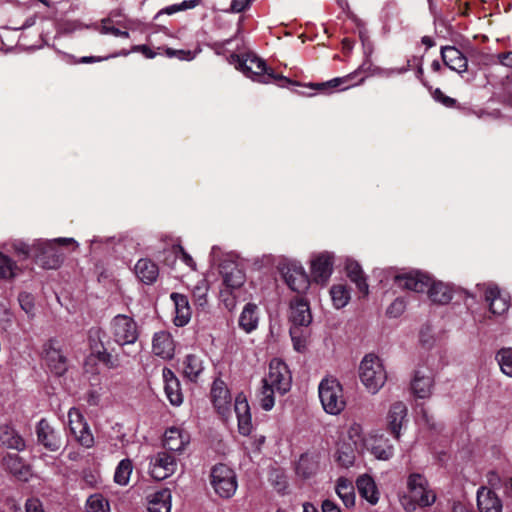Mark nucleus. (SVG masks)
<instances>
[{
	"mask_svg": "<svg viewBox=\"0 0 512 512\" xmlns=\"http://www.w3.org/2000/svg\"><path fill=\"white\" fill-rule=\"evenodd\" d=\"M292 384L291 373L288 366L280 359H273L269 364V372L262 379V386L258 394L260 406L269 411L274 407L275 394L284 395Z\"/></svg>",
	"mask_w": 512,
	"mask_h": 512,
	"instance_id": "1",
	"label": "nucleus"
},
{
	"mask_svg": "<svg viewBox=\"0 0 512 512\" xmlns=\"http://www.w3.org/2000/svg\"><path fill=\"white\" fill-rule=\"evenodd\" d=\"M232 57L237 58L236 68L253 81L264 84L274 82L282 88L289 85H299L298 82L277 74L264 60L256 55H247L246 58H241L239 55H233Z\"/></svg>",
	"mask_w": 512,
	"mask_h": 512,
	"instance_id": "2",
	"label": "nucleus"
},
{
	"mask_svg": "<svg viewBox=\"0 0 512 512\" xmlns=\"http://www.w3.org/2000/svg\"><path fill=\"white\" fill-rule=\"evenodd\" d=\"M288 319L289 333L295 350L302 351L306 346L307 328L312 322L309 303L303 298L296 297L291 300Z\"/></svg>",
	"mask_w": 512,
	"mask_h": 512,
	"instance_id": "3",
	"label": "nucleus"
},
{
	"mask_svg": "<svg viewBox=\"0 0 512 512\" xmlns=\"http://www.w3.org/2000/svg\"><path fill=\"white\" fill-rule=\"evenodd\" d=\"M436 501L435 493L429 488L427 479L420 473L407 477V493L400 498L403 509L413 512L419 507H429Z\"/></svg>",
	"mask_w": 512,
	"mask_h": 512,
	"instance_id": "4",
	"label": "nucleus"
},
{
	"mask_svg": "<svg viewBox=\"0 0 512 512\" xmlns=\"http://www.w3.org/2000/svg\"><path fill=\"white\" fill-rule=\"evenodd\" d=\"M361 383L371 394H376L385 385L387 373L382 360L375 354H367L359 365Z\"/></svg>",
	"mask_w": 512,
	"mask_h": 512,
	"instance_id": "5",
	"label": "nucleus"
},
{
	"mask_svg": "<svg viewBox=\"0 0 512 512\" xmlns=\"http://www.w3.org/2000/svg\"><path fill=\"white\" fill-rule=\"evenodd\" d=\"M73 238H57L54 240H36L32 244L33 258L37 263L47 269H56L63 260V253L58 245L67 246L75 244Z\"/></svg>",
	"mask_w": 512,
	"mask_h": 512,
	"instance_id": "6",
	"label": "nucleus"
},
{
	"mask_svg": "<svg viewBox=\"0 0 512 512\" xmlns=\"http://www.w3.org/2000/svg\"><path fill=\"white\" fill-rule=\"evenodd\" d=\"M318 391L323 409L327 413L337 415L344 410L346 401L343 394V388L337 379H323L319 384Z\"/></svg>",
	"mask_w": 512,
	"mask_h": 512,
	"instance_id": "7",
	"label": "nucleus"
},
{
	"mask_svg": "<svg viewBox=\"0 0 512 512\" xmlns=\"http://www.w3.org/2000/svg\"><path fill=\"white\" fill-rule=\"evenodd\" d=\"M211 485L222 498L232 497L237 490L235 472L225 464H217L211 470Z\"/></svg>",
	"mask_w": 512,
	"mask_h": 512,
	"instance_id": "8",
	"label": "nucleus"
},
{
	"mask_svg": "<svg viewBox=\"0 0 512 512\" xmlns=\"http://www.w3.org/2000/svg\"><path fill=\"white\" fill-rule=\"evenodd\" d=\"M110 330L114 341L121 346L134 344L139 337L137 323L124 314H118L112 319Z\"/></svg>",
	"mask_w": 512,
	"mask_h": 512,
	"instance_id": "9",
	"label": "nucleus"
},
{
	"mask_svg": "<svg viewBox=\"0 0 512 512\" xmlns=\"http://www.w3.org/2000/svg\"><path fill=\"white\" fill-rule=\"evenodd\" d=\"M177 460L167 451H161L150 458L149 473L158 481L164 480L175 473Z\"/></svg>",
	"mask_w": 512,
	"mask_h": 512,
	"instance_id": "10",
	"label": "nucleus"
},
{
	"mask_svg": "<svg viewBox=\"0 0 512 512\" xmlns=\"http://www.w3.org/2000/svg\"><path fill=\"white\" fill-rule=\"evenodd\" d=\"M68 423L71 434L75 437L76 441L86 447L90 448L94 444V437L83 415L76 408H71L68 412Z\"/></svg>",
	"mask_w": 512,
	"mask_h": 512,
	"instance_id": "11",
	"label": "nucleus"
},
{
	"mask_svg": "<svg viewBox=\"0 0 512 512\" xmlns=\"http://www.w3.org/2000/svg\"><path fill=\"white\" fill-rule=\"evenodd\" d=\"M333 255L322 252L314 255L310 261L311 277L314 282L326 285L333 272Z\"/></svg>",
	"mask_w": 512,
	"mask_h": 512,
	"instance_id": "12",
	"label": "nucleus"
},
{
	"mask_svg": "<svg viewBox=\"0 0 512 512\" xmlns=\"http://www.w3.org/2000/svg\"><path fill=\"white\" fill-rule=\"evenodd\" d=\"M283 275L285 282L291 290L297 293H304L309 288L310 280L301 264L296 262L289 263Z\"/></svg>",
	"mask_w": 512,
	"mask_h": 512,
	"instance_id": "13",
	"label": "nucleus"
},
{
	"mask_svg": "<svg viewBox=\"0 0 512 512\" xmlns=\"http://www.w3.org/2000/svg\"><path fill=\"white\" fill-rule=\"evenodd\" d=\"M37 439L47 450L55 452L62 446L61 433L55 430L46 419H41L36 428Z\"/></svg>",
	"mask_w": 512,
	"mask_h": 512,
	"instance_id": "14",
	"label": "nucleus"
},
{
	"mask_svg": "<svg viewBox=\"0 0 512 512\" xmlns=\"http://www.w3.org/2000/svg\"><path fill=\"white\" fill-rule=\"evenodd\" d=\"M396 284L407 290L424 292L430 286L431 278L421 272L415 271L395 276Z\"/></svg>",
	"mask_w": 512,
	"mask_h": 512,
	"instance_id": "15",
	"label": "nucleus"
},
{
	"mask_svg": "<svg viewBox=\"0 0 512 512\" xmlns=\"http://www.w3.org/2000/svg\"><path fill=\"white\" fill-rule=\"evenodd\" d=\"M379 460H389L394 454L393 445L383 435L369 434L364 447Z\"/></svg>",
	"mask_w": 512,
	"mask_h": 512,
	"instance_id": "16",
	"label": "nucleus"
},
{
	"mask_svg": "<svg viewBox=\"0 0 512 512\" xmlns=\"http://www.w3.org/2000/svg\"><path fill=\"white\" fill-rule=\"evenodd\" d=\"M211 398L218 413L223 417H226L230 413L231 395L224 381L216 379L213 382Z\"/></svg>",
	"mask_w": 512,
	"mask_h": 512,
	"instance_id": "17",
	"label": "nucleus"
},
{
	"mask_svg": "<svg viewBox=\"0 0 512 512\" xmlns=\"http://www.w3.org/2000/svg\"><path fill=\"white\" fill-rule=\"evenodd\" d=\"M189 443V434L180 428L171 427L164 433L163 447L167 451L182 453Z\"/></svg>",
	"mask_w": 512,
	"mask_h": 512,
	"instance_id": "18",
	"label": "nucleus"
},
{
	"mask_svg": "<svg viewBox=\"0 0 512 512\" xmlns=\"http://www.w3.org/2000/svg\"><path fill=\"white\" fill-rule=\"evenodd\" d=\"M441 58L449 69L459 74L466 72L468 69L466 56L455 46H443L441 48Z\"/></svg>",
	"mask_w": 512,
	"mask_h": 512,
	"instance_id": "19",
	"label": "nucleus"
},
{
	"mask_svg": "<svg viewBox=\"0 0 512 512\" xmlns=\"http://www.w3.org/2000/svg\"><path fill=\"white\" fill-rule=\"evenodd\" d=\"M406 416L407 406L405 405V403L398 401L390 406L386 417L387 427L388 430L396 439H399L400 437V430Z\"/></svg>",
	"mask_w": 512,
	"mask_h": 512,
	"instance_id": "20",
	"label": "nucleus"
},
{
	"mask_svg": "<svg viewBox=\"0 0 512 512\" xmlns=\"http://www.w3.org/2000/svg\"><path fill=\"white\" fill-rule=\"evenodd\" d=\"M134 273L139 281L151 285L156 282L159 276V268L151 259L141 258L134 265Z\"/></svg>",
	"mask_w": 512,
	"mask_h": 512,
	"instance_id": "21",
	"label": "nucleus"
},
{
	"mask_svg": "<svg viewBox=\"0 0 512 512\" xmlns=\"http://www.w3.org/2000/svg\"><path fill=\"white\" fill-rule=\"evenodd\" d=\"M164 379V391L165 394L170 401V403L174 406H179L183 402V394L180 388V382L172 370L168 368H164L163 372Z\"/></svg>",
	"mask_w": 512,
	"mask_h": 512,
	"instance_id": "22",
	"label": "nucleus"
},
{
	"mask_svg": "<svg viewBox=\"0 0 512 512\" xmlns=\"http://www.w3.org/2000/svg\"><path fill=\"white\" fill-rule=\"evenodd\" d=\"M477 506L480 512H502V502L497 494L485 487L477 492Z\"/></svg>",
	"mask_w": 512,
	"mask_h": 512,
	"instance_id": "23",
	"label": "nucleus"
},
{
	"mask_svg": "<svg viewBox=\"0 0 512 512\" xmlns=\"http://www.w3.org/2000/svg\"><path fill=\"white\" fill-rule=\"evenodd\" d=\"M174 342L171 335L166 331L155 333L153 337V353L163 359H171L174 355Z\"/></svg>",
	"mask_w": 512,
	"mask_h": 512,
	"instance_id": "24",
	"label": "nucleus"
},
{
	"mask_svg": "<svg viewBox=\"0 0 512 512\" xmlns=\"http://www.w3.org/2000/svg\"><path fill=\"white\" fill-rule=\"evenodd\" d=\"M234 411L238 419L239 432L248 435L252 429L249 404L245 397L237 396L234 404Z\"/></svg>",
	"mask_w": 512,
	"mask_h": 512,
	"instance_id": "25",
	"label": "nucleus"
},
{
	"mask_svg": "<svg viewBox=\"0 0 512 512\" xmlns=\"http://www.w3.org/2000/svg\"><path fill=\"white\" fill-rule=\"evenodd\" d=\"M171 491L167 488L147 495V509L149 512H170Z\"/></svg>",
	"mask_w": 512,
	"mask_h": 512,
	"instance_id": "26",
	"label": "nucleus"
},
{
	"mask_svg": "<svg viewBox=\"0 0 512 512\" xmlns=\"http://www.w3.org/2000/svg\"><path fill=\"white\" fill-rule=\"evenodd\" d=\"M44 359L51 370L55 375L61 376L67 370L66 358L64 355L55 347H53L52 343H49L45 350Z\"/></svg>",
	"mask_w": 512,
	"mask_h": 512,
	"instance_id": "27",
	"label": "nucleus"
},
{
	"mask_svg": "<svg viewBox=\"0 0 512 512\" xmlns=\"http://www.w3.org/2000/svg\"><path fill=\"white\" fill-rule=\"evenodd\" d=\"M433 387V379L430 373L417 370L411 382L413 393L418 398H427L431 395Z\"/></svg>",
	"mask_w": 512,
	"mask_h": 512,
	"instance_id": "28",
	"label": "nucleus"
},
{
	"mask_svg": "<svg viewBox=\"0 0 512 512\" xmlns=\"http://www.w3.org/2000/svg\"><path fill=\"white\" fill-rule=\"evenodd\" d=\"M356 486L360 496L367 500L371 505H375L378 502L379 491L371 476L367 474L359 476L356 480Z\"/></svg>",
	"mask_w": 512,
	"mask_h": 512,
	"instance_id": "29",
	"label": "nucleus"
},
{
	"mask_svg": "<svg viewBox=\"0 0 512 512\" xmlns=\"http://www.w3.org/2000/svg\"><path fill=\"white\" fill-rule=\"evenodd\" d=\"M221 274L223 282L227 288L238 289L245 282V274L233 262L221 265Z\"/></svg>",
	"mask_w": 512,
	"mask_h": 512,
	"instance_id": "30",
	"label": "nucleus"
},
{
	"mask_svg": "<svg viewBox=\"0 0 512 512\" xmlns=\"http://www.w3.org/2000/svg\"><path fill=\"white\" fill-rule=\"evenodd\" d=\"M171 299L173 300L175 305V325H186L191 318V308L189 306L188 298L180 293H172Z\"/></svg>",
	"mask_w": 512,
	"mask_h": 512,
	"instance_id": "31",
	"label": "nucleus"
},
{
	"mask_svg": "<svg viewBox=\"0 0 512 512\" xmlns=\"http://www.w3.org/2000/svg\"><path fill=\"white\" fill-rule=\"evenodd\" d=\"M0 445L22 451L25 448V441L13 427L5 424L0 426Z\"/></svg>",
	"mask_w": 512,
	"mask_h": 512,
	"instance_id": "32",
	"label": "nucleus"
},
{
	"mask_svg": "<svg viewBox=\"0 0 512 512\" xmlns=\"http://www.w3.org/2000/svg\"><path fill=\"white\" fill-rule=\"evenodd\" d=\"M183 375L190 381H197L204 371L203 359L197 354H188L182 362Z\"/></svg>",
	"mask_w": 512,
	"mask_h": 512,
	"instance_id": "33",
	"label": "nucleus"
},
{
	"mask_svg": "<svg viewBox=\"0 0 512 512\" xmlns=\"http://www.w3.org/2000/svg\"><path fill=\"white\" fill-rule=\"evenodd\" d=\"M258 322V306L254 303L246 304L239 317V327L246 333H251L257 328Z\"/></svg>",
	"mask_w": 512,
	"mask_h": 512,
	"instance_id": "34",
	"label": "nucleus"
},
{
	"mask_svg": "<svg viewBox=\"0 0 512 512\" xmlns=\"http://www.w3.org/2000/svg\"><path fill=\"white\" fill-rule=\"evenodd\" d=\"M485 300L489 304V309L494 315H502L509 308L508 301L501 296L497 287H488L485 290Z\"/></svg>",
	"mask_w": 512,
	"mask_h": 512,
	"instance_id": "35",
	"label": "nucleus"
},
{
	"mask_svg": "<svg viewBox=\"0 0 512 512\" xmlns=\"http://www.w3.org/2000/svg\"><path fill=\"white\" fill-rule=\"evenodd\" d=\"M346 271L349 279L356 284L359 292L364 296L368 295L369 287L360 265L353 260H347Z\"/></svg>",
	"mask_w": 512,
	"mask_h": 512,
	"instance_id": "36",
	"label": "nucleus"
},
{
	"mask_svg": "<svg viewBox=\"0 0 512 512\" xmlns=\"http://www.w3.org/2000/svg\"><path fill=\"white\" fill-rule=\"evenodd\" d=\"M429 298L439 304H447L452 299V289L443 282H435L431 280L430 286L427 288Z\"/></svg>",
	"mask_w": 512,
	"mask_h": 512,
	"instance_id": "37",
	"label": "nucleus"
},
{
	"mask_svg": "<svg viewBox=\"0 0 512 512\" xmlns=\"http://www.w3.org/2000/svg\"><path fill=\"white\" fill-rule=\"evenodd\" d=\"M3 466L13 475L26 479L29 474L28 467L24 464L22 458L18 454H7L3 457Z\"/></svg>",
	"mask_w": 512,
	"mask_h": 512,
	"instance_id": "38",
	"label": "nucleus"
},
{
	"mask_svg": "<svg viewBox=\"0 0 512 512\" xmlns=\"http://www.w3.org/2000/svg\"><path fill=\"white\" fill-rule=\"evenodd\" d=\"M336 493L346 507H353L355 504V489L351 480L339 478L336 484Z\"/></svg>",
	"mask_w": 512,
	"mask_h": 512,
	"instance_id": "39",
	"label": "nucleus"
},
{
	"mask_svg": "<svg viewBox=\"0 0 512 512\" xmlns=\"http://www.w3.org/2000/svg\"><path fill=\"white\" fill-rule=\"evenodd\" d=\"M20 272L18 265L7 255L0 252V278L11 280Z\"/></svg>",
	"mask_w": 512,
	"mask_h": 512,
	"instance_id": "40",
	"label": "nucleus"
},
{
	"mask_svg": "<svg viewBox=\"0 0 512 512\" xmlns=\"http://www.w3.org/2000/svg\"><path fill=\"white\" fill-rule=\"evenodd\" d=\"M330 295L336 309L345 307L350 300V292L343 284L333 285L330 288Z\"/></svg>",
	"mask_w": 512,
	"mask_h": 512,
	"instance_id": "41",
	"label": "nucleus"
},
{
	"mask_svg": "<svg viewBox=\"0 0 512 512\" xmlns=\"http://www.w3.org/2000/svg\"><path fill=\"white\" fill-rule=\"evenodd\" d=\"M104 338L105 332L100 327H92L89 329L88 341L90 349L94 355L106 348Z\"/></svg>",
	"mask_w": 512,
	"mask_h": 512,
	"instance_id": "42",
	"label": "nucleus"
},
{
	"mask_svg": "<svg viewBox=\"0 0 512 512\" xmlns=\"http://www.w3.org/2000/svg\"><path fill=\"white\" fill-rule=\"evenodd\" d=\"M316 470L317 463L314 461V459L308 454L301 455L296 466L297 474L303 478H309L316 472Z\"/></svg>",
	"mask_w": 512,
	"mask_h": 512,
	"instance_id": "43",
	"label": "nucleus"
},
{
	"mask_svg": "<svg viewBox=\"0 0 512 512\" xmlns=\"http://www.w3.org/2000/svg\"><path fill=\"white\" fill-rule=\"evenodd\" d=\"M357 74H358V72L356 71V72L349 74L345 77H337V78L331 79L327 82L310 84V88H312L314 90L326 92L328 90L338 88L341 85L347 83L349 80L354 79L357 76Z\"/></svg>",
	"mask_w": 512,
	"mask_h": 512,
	"instance_id": "44",
	"label": "nucleus"
},
{
	"mask_svg": "<svg viewBox=\"0 0 512 512\" xmlns=\"http://www.w3.org/2000/svg\"><path fill=\"white\" fill-rule=\"evenodd\" d=\"M132 470H133V465H132L131 460H129V459L121 460L116 468V471H115V475H114L115 482L119 485H127L129 482Z\"/></svg>",
	"mask_w": 512,
	"mask_h": 512,
	"instance_id": "45",
	"label": "nucleus"
},
{
	"mask_svg": "<svg viewBox=\"0 0 512 512\" xmlns=\"http://www.w3.org/2000/svg\"><path fill=\"white\" fill-rule=\"evenodd\" d=\"M496 359L501 371L505 375L512 377V348H502L499 350Z\"/></svg>",
	"mask_w": 512,
	"mask_h": 512,
	"instance_id": "46",
	"label": "nucleus"
},
{
	"mask_svg": "<svg viewBox=\"0 0 512 512\" xmlns=\"http://www.w3.org/2000/svg\"><path fill=\"white\" fill-rule=\"evenodd\" d=\"M348 437L357 448L364 449L368 435L364 434L363 427L359 423H352L348 428Z\"/></svg>",
	"mask_w": 512,
	"mask_h": 512,
	"instance_id": "47",
	"label": "nucleus"
},
{
	"mask_svg": "<svg viewBox=\"0 0 512 512\" xmlns=\"http://www.w3.org/2000/svg\"><path fill=\"white\" fill-rule=\"evenodd\" d=\"M88 512H109V504L101 495H92L87 500Z\"/></svg>",
	"mask_w": 512,
	"mask_h": 512,
	"instance_id": "48",
	"label": "nucleus"
},
{
	"mask_svg": "<svg viewBox=\"0 0 512 512\" xmlns=\"http://www.w3.org/2000/svg\"><path fill=\"white\" fill-rule=\"evenodd\" d=\"M199 4V0H185L181 2L180 4H173L170 6L165 7L162 9L159 14H167L172 15L174 13H177L179 11H184L187 9H193Z\"/></svg>",
	"mask_w": 512,
	"mask_h": 512,
	"instance_id": "49",
	"label": "nucleus"
},
{
	"mask_svg": "<svg viewBox=\"0 0 512 512\" xmlns=\"http://www.w3.org/2000/svg\"><path fill=\"white\" fill-rule=\"evenodd\" d=\"M432 97L433 99L442 104L443 106L447 107V108H455V107H459L458 106V101L452 97H449L447 95L444 94V92L440 89V88H436L434 89L432 92Z\"/></svg>",
	"mask_w": 512,
	"mask_h": 512,
	"instance_id": "50",
	"label": "nucleus"
},
{
	"mask_svg": "<svg viewBox=\"0 0 512 512\" xmlns=\"http://www.w3.org/2000/svg\"><path fill=\"white\" fill-rule=\"evenodd\" d=\"M337 462L342 467H345V468L351 467L355 462L354 452L348 447L338 450Z\"/></svg>",
	"mask_w": 512,
	"mask_h": 512,
	"instance_id": "51",
	"label": "nucleus"
},
{
	"mask_svg": "<svg viewBox=\"0 0 512 512\" xmlns=\"http://www.w3.org/2000/svg\"><path fill=\"white\" fill-rule=\"evenodd\" d=\"M14 252L22 259L33 257L32 245H29L21 240H15L12 243Z\"/></svg>",
	"mask_w": 512,
	"mask_h": 512,
	"instance_id": "52",
	"label": "nucleus"
},
{
	"mask_svg": "<svg viewBox=\"0 0 512 512\" xmlns=\"http://www.w3.org/2000/svg\"><path fill=\"white\" fill-rule=\"evenodd\" d=\"M95 356L100 362H102L105 366H107L110 369H115L120 366L119 359L116 356H113L111 353H109L106 348L100 351Z\"/></svg>",
	"mask_w": 512,
	"mask_h": 512,
	"instance_id": "53",
	"label": "nucleus"
},
{
	"mask_svg": "<svg viewBox=\"0 0 512 512\" xmlns=\"http://www.w3.org/2000/svg\"><path fill=\"white\" fill-rule=\"evenodd\" d=\"M235 289L227 288L221 290L220 298L226 309L232 311L236 307V298L237 296L234 294Z\"/></svg>",
	"mask_w": 512,
	"mask_h": 512,
	"instance_id": "54",
	"label": "nucleus"
},
{
	"mask_svg": "<svg viewBox=\"0 0 512 512\" xmlns=\"http://www.w3.org/2000/svg\"><path fill=\"white\" fill-rule=\"evenodd\" d=\"M173 253L177 258H179L185 265H187L190 269H196V263L193 258L184 250L182 246H174Z\"/></svg>",
	"mask_w": 512,
	"mask_h": 512,
	"instance_id": "55",
	"label": "nucleus"
},
{
	"mask_svg": "<svg viewBox=\"0 0 512 512\" xmlns=\"http://www.w3.org/2000/svg\"><path fill=\"white\" fill-rule=\"evenodd\" d=\"M168 58L176 57L180 60H192L193 54L190 50H183V49H173V48H165L163 50V53Z\"/></svg>",
	"mask_w": 512,
	"mask_h": 512,
	"instance_id": "56",
	"label": "nucleus"
},
{
	"mask_svg": "<svg viewBox=\"0 0 512 512\" xmlns=\"http://www.w3.org/2000/svg\"><path fill=\"white\" fill-rule=\"evenodd\" d=\"M194 303L199 307H205L207 304V287L197 285L193 290Z\"/></svg>",
	"mask_w": 512,
	"mask_h": 512,
	"instance_id": "57",
	"label": "nucleus"
},
{
	"mask_svg": "<svg viewBox=\"0 0 512 512\" xmlns=\"http://www.w3.org/2000/svg\"><path fill=\"white\" fill-rule=\"evenodd\" d=\"M112 23V20L110 18H104L101 21V26L99 27L98 31L101 34H111L115 37L118 36L119 29L110 25Z\"/></svg>",
	"mask_w": 512,
	"mask_h": 512,
	"instance_id": "58",
	"label": "nucleus"
},
{
	"mask_svg": "<svg viewBox=\"0 0 512 512\" xmlns=\"http://www.w3.org/2000/svg\"><path fill=\"white\" fill-rule=\"evenodd\" d=\"M19 302H20L21 308L27 314H31L33 312L34 304H33L32 298L29 294H20Z\"/></svg>",
	"mask_w": 512,
	"mask_h": 512,
	"instance_id": "59",
	"label": "nucleus"
},
{
	"mask_svg": "<svg viewBox=\"0 0 512 512\" xmlns=\"http://www.w3.org/2000/svg\"><path fill=\"white\" fill-rule=\"evenodd\" d=\"M131 51L132 52H140L148 59H153L156 57L157 54H162L161 52H159V53L154 52L149 46H147L145 44L135 45L132 47Z\"/></svg>",
	"mask_w": 512,
	"mask_h": 512,
	"instance_id": "60",
	"label": "nucleus"
},
{
	"mask_svg": "<svg viewBox=\"0 0 512 512\" xmlns=\"http://www.w3.org/2000/svg\"><path fill=\"white\" fill-rule=\"evenodd\" d=\"M26 512H44L42 503L40 500L31 498L26 501L25 504Z\"/></svg>",
	"mask_w": 512,
	"mask_h": 512,
	"instance_id": "61",
	"label": "nucleus"
},
{
	"mask_svg": "<svg viewBox=\"0 0 512 512\" xmlns=\"http://www.w3.org/2000/svg\"><path fill=\"white\" fill-rule=\"evenodd\" d=\"M496 58L500 65L512 69V51L498 53Z\"/></svg>",
	"mask_w": 512,
	"mask_h": 512,
	"instance_id": "62",
	"label": "nucleus"
},
{
	"mask_svg": "<svg viewBox=\"0 0 512 512\" xmlns=\"http://www.w3.org/2000/svg\"><path fill=\"white\" fill-rule=\"evenodd\" d=\"M458 106L459 107H455L454 109L459 110L460 112H462L464 115H467V116L476 115L477 117L481 118L484 114H486V112L482 109L476 111L471 107L460 104L459 102H458Z\"/></svg>",
	"mask_w": 512,
	"mask_h": 512,
	"instance_id": "63",
	"label": "nucleus"
},
{
	"mask_svg": "<svg viewBox=\"0 0 512 512\" xmlns=\"http://www.w3.org/2000/svg\"><path fill=\"white\" fill-rule=\"evenodd\" d=\"M359 37L362 42V46H363L365 55H367V56L370 55L373 51V44L370 41L369 37L363 31L359 32Z\"/></svg>",
	"mask_w": 512,
	"mask_h": 512,
	"instance_id": "64",
	"label": "nucleus"
}]
</instances>
